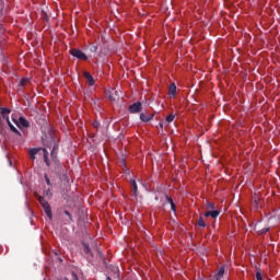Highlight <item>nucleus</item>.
<instances>
[{
	"label": "nucleus",
	"mask_w": 280,
	"mask_h": 280,
	"mask_svg": "<svg viewBox=\"0 0 280 280\" xmlns=\"http://www.w3.org/2000/svg\"><path fill=\"white\" fill-rule=\"evenodd\" d=\"M44 145L47 149L51 150V153H50L51 159L54 162H56L57 154H58V143L56 142V140L52 137H50V140L44 141Z\"/></svg>",
	"instance_id": "1"
},
{
	"label": "nucleus",
	"mask_w": 280,
	"mask_h": 280,
	"mask_svg": "<svg viewBox=\"0 0 280 280\" xmlns=\"http://www.w3.org/2000/svg\"><path fill=\"white\" fill-rule=\"evenodd\" d=\"M71 56L74 58H78L79 60H88V56L80 49H72L71 50Z\"/></svg>",
	"instance_id": "2"
},
{
	"label": "nucleus",
	"mask_w": 280,
	"mask_h": 280,
	"mask_svg": "<svg viewBox=\"0 0 280 280\" xmlns=\"http://www.w3.org/2000/svg\"><path fill=\"white\" fill-rule=\"evenodd\" d=\"M14 122L20 129L30 128V122L24 117H20L19 120L14 119Z\"/></svg>",
	"instance_id": "3"
},
{
	"label": "nucleus",
	"mask_w": 280,
	"mask_h": 280,
	"mask_svg": "<svg viewBox=\"0 0 280 280\" xmlns=\"http://www.w3.org/2000/svg\"><path fill=\"white\" fill-rule=\"evenodd\" d=\"M142 110L141 102H137L129 107L131 114H139Z\"/></svg>",
	"instance_id": "4"
},
{
	"label": "nucleus",
	"mask_w": 280,
	"mask_h": 280,
	"mask_svg": "<svg viewBox=\"0 0 280 280\" xmlns=\"http://www.w3.org/2000/svg\"><path fill=\"white\" fill-rule=\"evenodd\" d=\"M205 218H212V219H217L220 217V210H212V211H206V213H203Z\"/></svg>",
	"instance_id": "5"
},
{
	"label": "nucleus",
	"mask_w": 280,
	"mask_h": 280,
	"mask_svg": "<svg viewBox=\"0 0 280 280\" xmlns=\"http://www.w3.org/2000/svg\"><path fill=\"white\" fill-rule=\"evenodd\" d=\"M83 75H84L89 86H91V88L94 86V84H95L94 78L89 72H84Z\"/></svg>",
	"instance_id": "6"
},
{
	"label": "nucleus",
	"mask_w": 280,
	"mask_h": 280,
	"mask_svg": "<svg viewBox=\"0 0 280 280\" xmlns=\"http://www.w3.org/2000/svg\"><path fill=\"white\" fill-rule=\"evenodd\" d=\"M224 272H225V268L224 266H221V268H219V271L214 273V280H222L224 277Z\"/></svg>",
	"instance_id": "7"
},
{
	"label": "nucleus",
	"mask_w": 280,
	"mask_h": 280,
	"mask_svg": "<svg viewBox=\"0 0 280 280\" xmlns=\"http://www.w3.org/2000/svg\"><path fill=\"white\" fill-rule=\"evenodd\" d=\"M140 119H141L143 122H150V121L153 119V115H148V114L142 113V114L140 115Z\"/></svg>",
	"instance_id": "8"
},
{
	"label": "nucleus",
	"mask_w": 280,
	"mask_h": 280,
	"mask_svg": "<svg viewBox=\"0 0 280 280\" xmlns=\"http://www.w3.org/2000/svg\"><path fill=\"white\" fill-rule=\"evenodd\" d=\"M42 207L44 208L46 215L51 220L52 214H51V208L49 203H45Z\"/></svg>",
	"instance_id": "9"
},
{
	"label": "nucleus",
	"mask_w": 280,
	"mask_h": 280,
	"mask_svg": "<svg viewBox=\"0 0 280 280\" xmlns=\"http://www.w3.org/2000/svg\"><path fill=\"white\" fill-rule=\"evenodd\" d=\"M11 113V110L9 108H1V116L3 119L9 120V114Z\"/></svg>",
	"instance_id": "10"
},
{
	"label": "nucleus",
	"mask_w": 280,
	"mask_h": 280,
	"mask_svg": "<svg viewBox=\"0 0 280 280\" xmlns=\"http://www.w3.org/2000/svg\"><path fill=\"white\" fill-rule=\"evenodd\" d=\"M165 198H166V201L171 205L172 211L176 212V205H175L174 200L172 199V197L166 195Z\"/></svg>",
	"instance_id": "11"
},
{
	"label": "nucleus",
	"mask_w": 280,
	"mask_h": 280,
	"mask_svg": "<svg viewBox=\"0 0 280 280\" xmlns=\"http://www.w3.org/2000/svg\"><path fill=\"white\" fill-rule=\"evenodd\" d=\"M176 93H177V86H176L175 83H172V84L170 85V95L173 96V97H175V96H176Z\"/></svg>",
	"instance_id": "12"
},
{
	"label": "nucleus",
	"mask_w": 280,
	"mask_h": 280,
	"mask_svg": "<svg viewBox=\"0 0 280 280\" xmlns=\"http://www.w3.org/2000/svg\"><path fill=\"white\" fill-rule=\"evenodd\" d=\"M130 185H131V187L133 189V195L137 198L138 197V185H137V182L135 179H131L130 180Z\"/></svg>",
	"instance_id": "13"
},
{
	"label": "nucleus",
	"mask_w": 280,
	"mask_h": 280,
	"mask_svg": "<svg viewBox=\"0 0 280 280\" xmlns=\"http://www.w3.org/2000/svg\"><path fill=\"white\" fill-rule=\"evenodd\" d=\"M8 125L13 133H15L19 137H22L21 132L10 122V119H8Z\"/></svg>",
	"instance_id": "14"
},
{
	"label": "nucleus",
	"mask_w": 280,
	"mask_h": 280,
	"mask_svg": "<svg viewBox=\"0 0 280 280\" xmlns=\"http://www.w3.org/2000/svg\"><path fill=\"white\" fill-rule=\"evenodd\" d=\"M43 152H44V161H45L46 165L49 167L50 166L49 158H48L49 152L47 151L46 148L43 149Z\"/></svg>",
	"instance_id": "15"
},
{
	"label": "nucleus",
	"mask_w": 280,
	"mask_h": 280,
	"mask_svg": "<svg viewBox=\"0 0 280 280\" xmlns=\"http://www.w3.org/2000/svg\"><path fill=\"white\" fill-rule=\"evenodd\" d=\"M39 152V149H31L30 150V159L32 160V161H35V156H36V154Z\"/></svg>",
	"instance_id": "16"
},
{
	"label": "nucleus",
	"mask_w": 280,
	"mask_h": 280,
	"mask_svg": "<svg viewBox=\"0 0 280 280\" xmlns=\"http://www.w3.org/2000/svg\"><path fill=\"white\" fill-rule=\"evenodd\" d=\"M206 209L207 210H214L215 209V203L210 202V201H206Z\"/></svg>",
	"instance_id": "17"
},
{
	"label": "nucleus",
	"mask_w": 280,
	"mask_h": 280,
	"mask_svg": "<svg viewBox=\"0 0 280 280\" xmlns=\"http://www.w3.org/2000/svg\"><path fill=\"white\" fill-rule=\"evenodd\" d=\"M197 225H199V228H203V229L207 226L202 217H199V221H197Z\"/></svg>",
	"instance_id": "18"
},
{
	"label": "nucleus",
	"mask_w": 280,
	"mask_h": 280,
	"mask_svg": "<svg viewBox=\"0 0 280 280\" xmlns=\"http://www.w3.org/2000/svg\"><path fill=\"white\" fill-rule=\"evenodd\" d=\"M28 83H30V79H22V80H21V88L27 86Z\"/></svg>",
	"instance_id": "19"
},
{
	"label": "nucleus",
	"mask_w": 280,
	"mask_h": 280,
	"mask_svg": "<svg viewBox=\"0 0 280 280\" xmlns=\"http://www.w3.org/2000/svg\"><path fill=\"white\" fill-rule=\"evenodd\" d=\"M174 120H175V115H173V114H171V115H168V116L166 117V121H167L168 124H172Z\"/></svg>",
	"instance_id": "20"
},
{
	"label": "nucleus",
	"mask_w": 280,
	"mask_h": 280,
	"mask_svg": "<svg viewBox=\"0 0 280 280\" xmlns=\"http://www.w3.org/2000/svg\"><path fill=\"white\" fill-rule=\"evenodd\" d=\"M270 231V228H262L260 229L259 233L260 235L267 234Z\"/></svg>",
	"instance_id": "21"
},
{
	"label": "nucleus",
	"mask_w": 280,
	"mask_h": 280,
	"mask_svg": "<svg viewBox=\"0 0 280 280\" xmlns=\"http://www.w3.org/2000/svg\"><path fill=\"white\" fill-rule=\"evenodd\" d=\"M39 203L43 206L47 205L48 201H46V199L44 197H39Z\"/></svg>",
	"instance_id": "22"
},
{
	"label": "nucleus",
	"mask_w": 280,
	"mask_h": 280,
	"mask_svg": "<svg viewBox=\"0 0 280 280\" xmlns=\"http://www.w3.org/2000/svg\"><path fill=\"white\" fill-rule=\"evenodd\" d=\"M256 280H262V275L260 271H256Z\"/></svg>",
	"instance_id": "23"
},
{
	"label": "nucleus",
	"mask_w": 280,
	"mask_h": 280,
	"mask_svg": "<svg viewBox=\"0 0 280 280\" xmlns=\"http://www.w3.org/2000/svg\"><path fill=\"white\" fill-rule=\"evenodd\" d=\"M93 127H94L95 129H100V127H101L100 121L95 120V121L93 122Z\"/></svg>",
	"instance_id": "24"
},
{
	"label": "nucleus",
	"mask_w": 280,
	"mask_h": 280,
	"mask_svg": "<svg viewBox=\"0 0 280 280\" xmlns=\"http://www.w3.org/2000/svg\"><path fill=\"white\" fill-rule=\"evenodd\" d=\"M45 180L48 186H51V182H50L49 177L47 176V174H45Z\"/></svg>",
	"instance_id": "25"
},
{
	"label": "nucleus",
	"mask_w": 280,
	"mask_h": 280,
	"mask_svg": "<svg viewBox=\"0 0 280 280\" xmlns=\"http://www.w3.org/2000/svg\"><path fill=\"white\" fill-rule=\"evenodd\" d=\"M65 214L69 218L70 221H72V215L68 210H65Z\"/></svg>",
	"instance_id": "26"
},
{
	"label": "nucleus",
	"mask_w": 280,
	"mask_h": 280,
	"mask_svg": "<svg viewBox=\"0 0 280 280\" xmlns=\"http://www.w3.org/2000/svg\"><path fill=\"white\" fill-rule=\"evenodd\" d=\"M73 280H79V277L75 272H72Z\"/></svg>",
	"instance_id": "27"
},
{
	"label": "nucleus",
	"mask_w": 280,
	"mask_h": 280,
	"mask_svg": "<svg viewBox=\"0 0 280 280\" xmlns=\"http://www.w3.org/2000/svg\"><path fill=\"white\" fill-rule=\"evenodd\" d=\"M84 248L86 253H90V246L88 244H85Z\"/></svg>",
	"instance_id": "28"
},
{
	"label": "nucleus",
	"mask_w": 280,
	"mask_h": 280,
	"mask_svg": "<svg viewBox=\"0 0 280 280\" xmlns=\"http://www.w3.org/2000/svg\"><path fill=\"white\" fill-rule=\"evenodd\" d=\"M91 51H97V46H92Z\"/></svg>",
	"instance_id": "29"
},
{
	"label": "nucleus",
	"mask_w": 280,
	"mask_h": 280,
	"mask_svg": "<svg viewBox=\"0 0 280 280\" xmlns=\"http://www.w3.org/2000/svg\"><path fill=\"white\" fill-rule=\"evenodd\" d=\"M56 280H69L67 277H63V278H58Z\"/></svg>",
	"instance_id": "30"
},
{
	"label": "nucleus",
	"mask_w": 280,
	"mask_h": 280,
	"mask_svg": "<svg viewBox=\"0 0 280 280\" xmlns=\"http://www.w3.org/2000/svg\"><path fill=\"white\" fill-rule=\"evenodd\" d=\"M160 127L163 128V124L162 122H160Z\"/></svg>",
	"instance_id": "31"
},
{
	"label": "nucleus",
	"mask_w": 280,
	"mask_h": 280,
	"mask_svg": "<svg viewBox=\"0 0 280 280\" xmlns=\"http://www.w3.org/2000/svg\"><path fill=\"white\" fill-rule=\"evenodd\" d=\"M106 280H112V278L110 277H107V279Z\"/></svg>",
	"instance_id": "32"
}]
</instances>
